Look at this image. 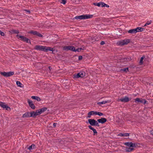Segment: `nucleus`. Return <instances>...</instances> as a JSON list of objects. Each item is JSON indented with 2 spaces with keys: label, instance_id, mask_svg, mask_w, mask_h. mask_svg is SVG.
Masks as SVG:
<instances>
[{
  "label": "nucleus",
  "instance_id": "2f4dec72",
  "mask_svg": "<svg viewBox=\"0 0 153 153\" xmlns=\"http://www.w3.org/2000/svg\"><path fill=\"white\" fill-rule=\"evenodd\" d=\"M83 49H82V48H78L76 49H75V51H78V52H80L81 51V50H82Z\"/></svg>",
  "mask_w": 153,
  "mask_h": 153
},
{
  "label": "nucleus",
  "instance_id": "a19ab883",
  "mask_svg": "<svg viewBox=\"0 0 153 153\" xmlns=\"http://www.w3.org/2000/svg\"><path fill=\"white\" fill-rule=\"evenodd\" d=\"M0 34L2 36H4V33L2 32L1 30H0Z\"/></svg>",
  "mask_w": 153,
  "mask_h": 153
},
{
  "label": "nucleus",
  "instance_id": "f257e3e1",
  "mask_svg": "<svg viewBox=\"0 0 153 153\" xmlns=\"http://www.w3.org/2000/svg\"><path fill=\"white\" fill-rule=\"evenodd\" d=\"M34 49L35 50L45 52H48V51H53V48L51 47L40 45H36L34 48Z\"/></svg>",
  "mask_w": 153,
  "mask_h": 153
},
{
  "label": "nucleus",
  "instance_id": "f03ea898",
  "mask_svg": "<svg viewBox=\"0 0 153 153\" xmlns=\"http://www.w3.org/2000/svg\"><path fill=\"white\" fill-rule=\"evenodd\" d=\"M93 16L92 15H83L78 16H76L75 19H85L92 18Z\"/></svg>",
  "mask_w": 153,
  "mask_h": 153
},
{
  "label": "nucleus",
  "instance_id": "49530a36",
  "mask_svg": "<svg viewBox=\"0 0 153 153\" xmlns=\"http://www.w3.org/2000/svg\"><path fill=\"white\" fill-rule=\"evenodd\" d=\"M150 133L153 135V130H152L150 131Z\"/></svg>",
  "mask_w": 153,
  "mask_h": 153
},
{
  "label": "nucleus",
  "instance_id": "79ce46f5",
  "mask_svg": "<svg viewBox=\"0 0 153 153\" xmlns=\"http://www.w3.org/2000/svg\"><path fill=\"white\" fill-rule=\"evenodd\" d=\"M105 44V42L104 41H102L100 43V44L101 45H104V44Z\"/></svg>",
  "mask_w": 153,
  "mask_h": 153
},
{
  "label": "nucleus",
  "instance_id": "7c9ffc66",
  "mask_svg": "<svg viewBox=\"0 0 153 153\" xmlns=\"http://www.w3.org/2000/svg\"><path fill=\"white\" fill-rule=\"evenodd\" d=\"M140 102L145 104L146 103V101L145 99H140Z\"/></svg>",
  "mask_w": 153,
  "mask_h": 153
},
{
  "label": "nucleus",
  "instance_id": "7ed1b4c3",
  "mask_svg": "<svg viewBox=\"0 0 153 153\" xmlns=\"http://www.w3.org/2000/svg\"><path fill=\"white\" fill-rule=\"evenodd\" d=\"M144 30V28L141 27H137L136 28L129 30L128 31V33L135 34L137 32L142 31Z\"/></svg>",
  "mask_w": 153,
  "mask_h": 153
},
{
  "label": "nucleus",
  "instance_id": "1a4fd4ad",
  "mask_svg": "<svg viewBox=\"0 0 153 153\" xmlns=\"http://www.w3.org/2000/svg\"><path fill=\"white\" fill-rule=\"evenodd\" d=\"M0 106L4 108H5L6 110H10V108L7 105H5L4 102H0Z\"/></svg>",
  "mask_w": 153,
  "mask_h": 153
},
{
  "label": "nucleus",
  "instance_id": "423d86ee",
  "mask_svg": "<svg viewBox=\"0 0 153 153\" xmlns=\"http://www.w3.org/2000/svg\"><path fill=\"white\" fill-rule=\"evenodd\" d=\"M1 75H3L5 77H9L13 75L14 74L13 72L10 71L9 72H1Z\"/></svg>",
  "mask_w": 153,
  "mask_h": 153
},
{
  "label": "nucleus",
  "instance_id": "c03bdc74",
  "mask_svg": "<svg viewBox=\"0 0 153 153\" xmlns=\"http://www.w3.org/2000/svg\"><path fill=\"white\" fill-rule=\"evenodd\" d=\"M25 11L27 12H28L29 13H30V11L29 10H25Z\"/></svg>",
  "mask_w": 153,
  "mask_h": 153
},
{
  "label": "nucleus",
  "instance_id": "c756f323",
  "mask_svg": "<svg viewBox=\"0 0 153 153\" xmlns=\"http://www.w3.org/2000/svg\"><path fill=\"white\" fill-rule=\"evenodd\" d=\"M23 41L26 42L27 43L30 42V40L26 37H25V38H24V39L23 40Z\"/></svg>",
  "mask_w": 153,
  "mask_h": 153
},
{
  "label": "nucleus",
  "instance_id": "9d476101",
  "mask_svg": "<svg viewBox=\"0 0 153 153\" xmlns=\"http://www.w3.org/2000/svg\"><path fill=\"white\" fill-rule=\"evenodd\" d=\"M30 112V117L34 118L36 117V116L39 115L37 110H36V111H31Z\"/></svg>",
  "mask_w": 153,
  "mask_h": 153
},
{
  "label": "nucleus",
  "instance_id": "ddd939ff",
  "mask_svg": "<svg viewBox=\"0 0 153 153\" xmlns=\"http://www.w3.org/2000/svg\"><path fill=\"white\" fill-rule=\"evenodd\" d=\"M131 58L130 57L122 58L120 59V61L122 62H125L130 61L131 60Z\"/></svg>",
  "mask_w": 153,
  "mask_h": 153
},
{
  "label": "nucleus",
  "instance_id": "5701e85b",
  "mask_svg": "<svg viewBox=\"0 0 153 153\" xmlns=\"http://www.w3.org/2000/svg\"><path fill=\"white\" fill-rule=\"evenodd\" d=\"M134 149L133 148H131V147H126L125 149V150L126 152H130L132 151Z\"/></svg>",
  "mask_w": 153,
  "mask_h": 153
},
{
  "label": "nucleus",
  "instance_id": "a211bd4d",
  "mask_svg": "<svg viewBox=\"0 0 153 153\" xmlns=\"http://www.w3.org/2000/svg\"><path fill=\"white\" fill-rule=\"evenodd\" d=\"M30 112H27L23 114L22 116V117L23 118H27V117H30Z\"/></svg>",
  "mask_w": 153,
  "mask_h": 153
},
{
  "label": "nucleus",
  "instance_id": "412c9836",
  "mask_svg": "<svg viewBox=\"0 0 153 153\" xmlns=\"http://www.w3.org/2000/svg\"><path fill=\"white\" fill-rule=\"evenodd\" d=\"M31 98L32 99L37 100L38 101H40L41 100L40 98L39 97L37 96H32Z\"/></svg>",
  "mask_w": 153,
  "mask_h": 153
},
{
  "label": "nucleus",
  "instance_id": "cd10ccee",
  "mask_svg": "<svg viewBox=\"0 0 153 153\" xmlns=\"http://www.w3.org/2000/svg\"><path fill=\"white\" fill-rule=\"evenodd\" d=\"M108 102L107 101H104L101 102H99L97 103L98 105H100L101 104H105L106 103Z\"/></svg>",
  "mask_w": 153,
  "mask_h": 153
},
{
  "label": "nucleus",
  "instance_id": "473e14b6",
  "mask_svg": "<svg viewBox=\"0 0 153 153\" xmlns=\"http://www.w3.org/2000/svg\"><path fill=\"white\" fill-rule=\"evenodd\" d=\"M94 4L96 6H97L98 7L101 6V2L98 3H94Z\"/></svg>",
  "mask_w": 153,
  "mask_h": 153
},
{
  "label": "nucleus",
  "instance_id": "4be33fe9",
  "mask_svg": "<svg viewBox=\"0 0 153 153\" xmlns=\"http://www.w3.org/2000/svg\"><path fill=\"white\" fill-rule=\"evenodd\" d=\"M119 135L121 137H127L129 136V134L128 133H124L123 134L120 133L119 134Z\"/></svg>",
  "mask_w": 153,
  "mask_h": 153
},
{
  "label": "nucleus",
  "instance_id": "4c0bfd02",
  "mask_svg": "<svg viewBox=\"0 0 153 153\" xmlns=\"http://www.w3.org/2000/svg\"><path fill=\"white\" fill-rule=\"evenodd\" d=\"M140 99L139 98H136L135 99V102H140Z\"/></svg>",
  "mask_w": 153,
  "mask_h": 153
},
{
  "label": "nucleus",
  "instance_id": "a18cd8bd",
  "mask_svg": "<svg viewBox=\"0 0 153 153\" xmlns=\"http://www.w3.org/2000/svg\"><path fill=\"white\" fill-rule=\"evenodd\" d=\"M56 123H53V126H54V127H56Z\"/></svg>",
  "mask_w": 153,
  "mask_h": 153
},
{
  "label": "nucleus",
  "instance_id": "aec40b11",
  "mask_svg": "<svg viewBox=\"0 0 153 153\" xmlns=\"http://www.w3.org/2000/svg\"><path fill=\"white\" fill-rule=\"evenodd\" d=\"M88 127L89 129L93 131L94 133V135H95V134H97V131L96 129L93 128L91 126H88Z\"/></svg>",
  "mask_w": 153,
  "mask_h": 153
},
{
  "label": "nucleus",
  "instance_id": "c85d7f7f",
  "mask_svg": "<svg viewBox=\"0 0 153 153\" xmlns=\"http://www.w3.org/2000/svg\"><path fill=\"white\" fill-rule=\"evenodd\" d=\"M74 78H78L79 77H80V76H80V75H79V73H78L76 74H74Z\"/></svg>",
  "mask_w": 153,
  "mask_h": 153
},
{
  "label": "nucleus",
  "instance_id": "37998d69",
  "mask_svg": "<svg viewBox=\"0 0 153 153\" xmlns=\"http://www.w3.org/2000/svg\"><path fill=\"white\" fill-rule=\"evenodd\" d=\"M82 56H79L78 57V59L79 60H81L82 59Z\"/></svg>",
  "mask_w": 153,
  "mask_h": 153
},
{
  "label": "nucleus",
  "instance_id": "ea45409f",
  "mask_svg": "<svg viewBox=\"0 0 153 153\" xmlns=\"http://www.w3.org/2000/svg\"><path fill=\"white\" fill-rule=\"evenodd\" d=\"M19 37L21 39V40L22 41H23V40L24 39V38H25V37L24 36H19Z\"/></svg>",
  "mask_w": 153,
  "mask_h": 153
},
{
  "label": "nucleus",
  "instance_id": "dca6fc26",
  "mask_svg": "<svg viewBox=\"0 0 153 153\" xmlns=\"http://www.w3.org/2000/svg\"><path fill=\"white\" fill-rule=\"evenodd\" d=\"M96 112L94 111H91L89 112L88 113V117L90 118L91 117V116L92 115H96Z\"/></svg>",
  "mask_w": 153,
  "mask_h": 153
},
{
  "label": "nucleus",
  "instance_id": "58836bf2",
  "mask_svg": "<svg viewBox=\"0 0 153 153\" xmlns=\"http://www.w3.org/2000/svg\"><path fill=\"white\" fill-rule=\"evenodd\" d=\"M61 3L63 4H65L66 3V1L65 0H61Z\"/></svg>",
  "mask_w": 153,
  "mask_h": 153
},
{
  "label": "nucleus",
  "instance_id": "39448f33",
  "mask_svg": "<svg viewBox=\"0 0 153 153\" xmlns=\"http://www.w3.org/2000/svg\"><path fill=\"white\" fill-rule=\"evenodd\" d=\"M89 123L91 126H99V125L98 122L94 119H89L88 120Z\"/></svg>",
  "mask_w": 153,
  "mask_h": 153
},
{
  "label": "nucleus",
  "instance_id": "f8f14e48",
  "mask_svg": "<svg viewBox=\"0 0 153 153\" xmlns=\"http://www.w3.org/2000/svg\"><path fill=\"white\" fill-rule=\"evenodd\" d=\"M119 100L122 102H128L129 101V100L128 97H124L119 99Z\"/></svg>",
  "mask_w": 153,
  "mask_h": 153
},
{
  "label": "nucleus",
  "instance_id": "9b49d317",
  "mask_svg": "<svg viewBox=\"0 0 153 153\" xmlns=\"http://www.w3.org/2000/svg\"><path fill=\"white\" fill-rule=\"evenodd\" d=\"M29 33H30L32 34L33 35H36V36L39 37H42L43 36L42 34H41L40 33L36 31H30L29 32Z\"/></svg>",
  "mask_w": 153,
  "mask_h": 153
},
{
  "label": "nucleus",
  "instance_id": "c9c22d12",
  "mask_svg": "<svg viewBox=\"0 0 153 153\" xmlns=\"http://www.w3.org/2000/svg\"><path fill=\"white\" fill-rule=\"evenodd\" d=\"M152 21L151 20H150L149 21H148L145 24V25H144V26H147V25H149V24H151V23H152Z\"/></svg>",
  "mask_w": 153,
  "mask_h": 153
},
{
  "label": "nucleus",
  "instance_id": "f704fd0d",
  "mask_svg": "<svg viewBox=\"0 0 153 153\" xmlns=\"http://www.w3.org/2000/svg\"><path fill=\"white\" fill-rule=\"evenodd\" d=\"M96 115H98L100 116H102L103 115V113H101L100 112H96Z\"/></svg>",
  "mask_w": 153,
  "mask_h": 153
},
{
  "label": "nucleus",
  "instance_id": "a878e982",
  "mask_svg": "<svg viewBox=\"0 0 153 153\" xmlns=\"http://www.w3.org/2000/svg\"><path fill=\"white\" fill-rule=\"evenodd\" d=\"M101 7H109V6L104 2H101Z\"/></svg>",
  "mask_w": 153,
  "mask_h": 153
},
{
  "label": "nucleus",
  "instance_id": "bb28decb",
  "mask_svg": "<svg viewBox=\"0 0 153 153\" xmlns=\"http://www.w3.org/2000/svg\"><path fill=\"white\" fill-rule=\"evenodd\" d=\"M16 84L17 85H18V86H19L20 87H22V84L19 81H17L16 82Z\"/></svg>",
  "mask_w": 153,
  "mask_h": 153
},
{
  "label": "nucleus",
  "instance_id": "6ab92c4d",
  "mask_svg": "<svg viewBox=\"0 0 153 153\" xmlns=\"http://www.w3.org/2000/svg\"><path fill=\"white\" fill-rule=\"evenodd\" d=\"M36 148V146L34 144H33L31 145L29 147L27 148V149L30 151H31V150L35 149Z\"/></svg>",
  "mask_w": 153,
  "mask_h": 153
},
{
  "label": "nucleus",
  "instance_id": "4468645a",
  "mask_svg": "<svg viewBox=\"0 0 153 153\" xmlns=\"http://www.w3.org/2000/svg\"><path fill=\"white\" fill-rule=\"evenodd\" d=\"M47 109V108H41V109H38L37 110L38 111V113H39V115H40L42 113L44 112Z\"/></svg>",
  "mask_w": 153,
  "mask_h": 153
},
{
  "label": "nucleus",
  "instance_id": "2eb2a0df",
  "mask_svg": "<svg viewBox=\"0 0 153 153\" xmlns=\"http://www.w3.org/2000/svg\"><path fill=\"white\" fill-rule=\"evenodd\" d=\"M97 121L99 123L103 124L106 122L107 120L105 118H102L100 119L97 120Z\"/></svg>",
  "mask_w": 153,
  "mask_h": 153
},
{
  "label": "nucleus",
  "instance_id": "e433bc0d",
  "mask_svg": "<svg viewBox=\"0 0 153 153\" xmlns=\"http://www.w3.org/2000/svg\"><path fill=\"white\" fill-rule=\"evenodd\" d=\"M12 31L16 33H19V32L18 30H12Z\"/></svg>",
  "mask_w": 153,
  "mask_h": 153
},
{
  "label": "nucleus",
  "instance_id": "6e6552de",
  "mask_svg": "<svg viewBox=\"0 0 153 153\" xmlns=\"http://www.w3.org/2000/svg\"><path fill=\"white\" fill-rule=\"evenodd\" d=\"M125 145L130 147H135L137 146V144L135 143L132 142H126L125 143Z\"/></svg>",
  "mask_w": 153,
  "mask_h": 153
},
{
  "label": "nucleus",
  "instance_id": "b1692460",
  "mask_svg": "<svg viewBox=\"0 0 153 153\" xmlns=\"http://www.w3.org/2000/svg\"><path fill=\"white\" fill-rule=\"evenodd\" d=\"M79 75L80 76V77H84L85 76V73L84 71H81L79 72Z\"/></svg>",
  "mask_w": 153,
  "mask_h": 153
},
{
  "label": "nucleus",
  "instance_id": "393cba45",
  "mask_svg": "<svg viewBox=\"0 0 153 153\" xmlns=\"http://www.w3.org/2000/svg\"><path fill=\"white\" fill-rule=\"evenodd\" d=\"M144 58V56H143L141 58L139 62V64L140 65H142L143 64V60Z\"/></svg>",
  "mask_w": 153,
  "mask_h": 153
},
{
  "label": "nucleus",
  "instance_id": "20e7f679",
  "mask_svg": "<svg viewBox=\"0 0 153 153\" xmlns=\"http://www.w3.org/2000/svg\"><path fill=\"white\" fill-rule=\"evenodd\" d=\"M129 39H124L117 42V44L118 45L123 46L124 45H126L130 42Z\"/></svg>",
  "mask_w": 153,
  "mask_h": 153
},
{
  "label": "nucleus",
  "instance_id": "0eeeda50",
  "mask_svg": "<svg viewBox=\"0 0 153 153\" xmlns=\"http://www.w3.org/2000/svg\"><path fill=\"white\" fill-rule=\"evenodd\" d=\"M63 50L65 51L70 50L74 51H75V47L73 46H65L63 47Z\"/></svg>",
  "mask_w": 153,
  "mask_h": 153
},
{
  "label": "nucleus",
  "instance_id": "f3484780",
  "mask_svg": "<svg viewBox=\"0 0 153 153\" xmlns=\"http://www.w3.org/2000/svg\"><path fill=\"white\" fill-rule=\"evenodd\" d=\"M28 102L29 104V105L33 109H34L35 108V106L34 105L32 101L28 100Z\"/></svg>",
  "mask_w": 153,
  "mask_h": 153
},
{
  "label": "nucleus",
  "instance_id": "72a5a7b5",
  "mask_svg": "<svg viewBox=\"0 0 153 153\" xmlns=\"http://www.w3.org/2000/svg\"><path fill=\"white\" fill-rule=\"evenodd\" d=\"M121 70L123 71H125L127 72L128 71V68H125L122 69Z\"/></svg>",
  "mask_w": 153,
  "mask_h": 153
}]
</instances>
